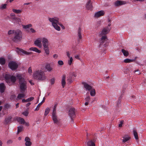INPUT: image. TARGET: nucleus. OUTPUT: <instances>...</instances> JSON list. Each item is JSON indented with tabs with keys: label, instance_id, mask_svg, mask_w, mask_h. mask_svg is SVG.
I'll list each match as a JSON object with an SVG mask.
<instances>
[{
	"label": "nucleus",
	"instance_id": "59",
	"mask_svg": "<svg viewBox=\"0 0 146 146\" xmlns=\"http://www.w3.org/2000/svg\"><path fill=\"white\" fill-rule=\"evenodd\" d=\"M31 31V32L32 33H35V32L36 31H35L33 29H32V28H31L30 29Z\"/></svg>",
	"mask_w": 146,
	"mask_h": 146
},
{
	"label": "nucleus",
	"instance_id": "43",
	"mask_svg": "<svg viewBox=\"0 0 146 146\" xmlns=\"http://www.w3.org/2000/svg\"><path fill=\"white\" fill-rule=\"evenodd\" d=\"M57 107V105L56 104L54 105L53 107V110L52 113H56V108Z\"/></svg>",
	"mask_w": 146,
	"mask_h": 146
},
{
	"label": "nucleus",
	"instance_id": "34",
	"mask_svg": "<svg viewBox=\"0 0 146 146\" xmlns=\"http://www.w3.org/2000/svg\"><path fill=\"white\" fill-rule=\"evenodd\" d=\"M50 110V109L48 108H47L45 109L44 115L45 116L47 115L49 113Z\"/></svg>",
	"mask_w": 146,
	"mask_h": 146
},
{
	"label": "nucleus",
	"instance_id": "24",
	"mask_svg": "<svg viewBox=\"0 0 146 146\" xmlns=\"http://www.w3.org/2000/svg\"><path fill=\"white\" fill-rule=\"evenodd\" d=\"M17 120L18 122H19L21 124H24L25 121L24 119L22 118L18 117L17 118Z\"/></svg>",
	"mask_w": 146,
	"mask_h": 146
},
{
	"label": "nucleus",
	"instance_id": "41",
	"mask_svg": "<svg viewBox=\"0 0 146 146\" xmlns=\"http://www.w3.org/2000/svg\"><path fill=\"white\" fill-rule=\"evenodd\" d=\"M42 102H40V103H39L38 105L37 106L36 108L35 109V111H38L39 109V108L41 106V105L42 104Z\"/></svg>",
	"mask_w": 146,
	"mask_h": 146
},
{
	"label": "nucleus",
	"instance_id": "63",
	"mask_svg": "<svg viewBox=\"0 0 146 146\" xmlns=\"http://www.w3.org/2000/svg\"><path fill=\"white\" fill-rule=\"evenodd\" d=\"M60 25V26H61V28L63 29H65V27H64V26L63 25H61V24H59V25Z\"/></svg>",
	"mask_w": 146,
	"mask_h": 146
},
{
	"label": "nucleus",
	"instance_id": "56",
	"mask_svg": "<svg viewBox=\"0 0 146 146\" xmlns=\"http://www.w3.org/2000/svg\"><path fill=\"white\" fill-rule=\"evenodd\" d=\"M74 57L75 58L78 59H80V58L79 57V56L78 55H76L74 56Z\"/></svg>",
	"mask_w": 146,
	"mask_h": 146
},
{
	"label": "nucleus",
	"instance_id": "60",
	"mask_svg": "<svg viewBox=\"0 0 146 146\" xmlns=\"http://www.w3.org/2000/svg\"><path fill=\"white\" fill-rule=\"evenodd\" d=\"M53 57L55 58H56L58 57V56L56 54H54L53 55Z\"/></svg>",
	"mask_w": 146,
	"mask_h": 146
},
{
	"label": "nucleus",
	"instance_id": "17",
	"mask_svg": "<svg viewBox=\"0 0 146 146\" xmlns=\"http://www.w3.org/2000/svg\"><path fill=\"white\" fill-rule=\"evenodd\" d=\"M25 141L26 142L25 145L26 146H30L31 145L32 143L30 141V139L29 137H27L25 138Z\"/></svg>",
	"mask_w": 146,
	"mask_h": 146
},
{
	"label": "nucleus",
	"instance_id": "20",
	"mask_svg": "<svg viewBox=\"0 0 146 146\" xmlns=\"http://www.w3.org/2000/svg\"><path fill=\"white\" fill-rule=\"evenodd\" d=\"M45 69L48 72L52 71L53 70V68L51 67L50 64H47L45 66Z\"/></svg>",
	"mask_w": 146,
	"mask_h": 146
},
{
	"label": "nucleus",
	"instance_id": "29",
	"mask_svg": "<svg viewBox=\"0 0 146 146\" xmlns=\"http://www.w3.org/2000/svg\"><path fill=\"white\" fill-rule=\"evenodd\" d=\"M11 116H9L6 118L5 121V123L6 124L9 123L11 121Z\"/></svg>",
	"mask_w": 146,
	"mask_h": 146
},
{
	"label": "nucleus",
	"instance_id": "61",
	"mask_svg": "<svg viewBox=\"0 0 146 146\" xmlns=\"http://www.w3.org/2000/svg\"><path fill=\"white\" fill-rule=\"evenodd\" d=\"M120 102H121V101L120 100H119L117 102V106H119V104H120Z\"/></svg>",
	"mask_w": 146,
	"mask_h": 146
},
{
	"label": "nucleus",
	"instance_id": "36",
	"mask_svg": "<svg viewBox=\"0 0 146 146\" xmlns=\"http://www.w3.org/2000/svg\"><path fill=\"white\" fill-rule=\"evenodd\" d=\"M90 95L92 96H94L96 94L95 90L94 89H92L90 92Z\"/></svg>",
	"mask_w": 146,
	"mask_h": 146
},
{
	"label": "nucleus",
	"instance_id": "4",
	"mask_svg": "<svg viewBox=\"0 0 146 146\" xmlns=\"http://www.w3.org/2000/svg\"><path fill=\"white\" fill-rule=\"evenodd\" d=\"M48 20L49 22L51 23L52 26L56 30L58 31H60V28L58 25H59V19L58 18L56 17H49Z\"/></svg>",
	"mask_w": 146,
	"mask_h": 146
},
{
	"label": "nucleus",
	"instance_id": "9",
	"mask_svg": "<svg viewBox=\"0 0 146 146\" xmlns=\"http://www.w3.org/2000/svg\"><path fill=\"white\" fill-rule=\"evenodd\" d=\"M42 38H39L36 39L34 42V44L35 45L40 48L42 47V44L41 42Z\"/></svg>",
	"mask_w": 146,
	"mask_h": 146
},
{
	"label": "nucleus",
	"instance_id": "53",
	"mask_svg": "<svg viewBox=\"0 0 146 146\" xmlns=\"http://www.w3.org/2000/svg\"><path fill=\"white\" fill-rule=\"evenodd\" d=\"M28 72L30 74L32 73V70L31 67H30L28 69Z\"/></svg>",
	"mask_w": 146,
	"mask_h": 146
},
{
	"label": "nucleus",
	"instance_id": "44",
	"mask_svg": "<svg viewBox=\"0 0 146 146\" xmlns=\"http://www.w3.org/2000/svg\"><path fill=\"white\" fill-rule=\"evenodd\" d=\"M11 105L9 104H6L4 106V108L6 109H8L10 108Z\"/></svg>",
	"mask_w": 146,
	"mask_h": 146
},
{
	"label": "nucleus",
	"instance_id": "62",
	"mask_svg": "<svg viewBox=\"0 0 146 146\" xmlns=\"http://www.w3.org/2000/svg\"><path fill=\"white\" fill-rule=\"evenodd\" d=\"M25 125L27 126H28L29 125V123L26 122L25 121L24 122V124Z\"/></svg>",
	"mask_w": 146,
	"mask_h": 146
},
{
	"label": "nucleus",
	"instance_id": "16",
	"mask_svg": "<svg viewBox=\"0 0 146 146\" xmlns=\"http://www.w3.org/2000/svg\"><path fill=\"white\" fill-rule=\"evenodd\" d=\"M82 84L83 85L84 88L88 91H90L92 89V86L85 82H83Z\"/></svg>",
	"mask_w": 146,
	"mask_h": 146
},
{
	"label": "nucleus",
	"instance_id": "6",
	"mask_svg": "<svg viewBox=\"0 0 146 146\" xmlns=\"http://www.w3.org/2000/svg\"><path fill=\"white\" fill-rule=\"evenodd\" d=\"M110 29L108 27H106L104 28L102 31L99 33V36H102L103 35L107 34L110 31Z\"/></svg>",
	"mask_w": 146,
	"mask_h": 146
},
{
	"label": "nucleus",
	"instance_id": "10",
	"mask_svg": "<svg viewBox=\"0 0 146 146\" xmlns=\"http://www.w3.org/2000/svg\"><path fill=\"white\" fill-rule=\"evenodd\" d=\"M86 8L89 10H92L93 6L92 5V3L91 0H88L87 2L86 3Z\"/></svg>",
	"mask_w": 146,
	"mask_h": 146
},
{
	"label": "nucleus",
	"instance_id": "30",
	"mask_svg": "<svg viewBox=\"0 0 146 146\" xmlns=\"http://www.w3.org/2000/svg\"><path fill=\"white\" fill-rule=\"evenodd\" d=\"M135 61V60L134 59H126L124 60V62L125 63H130L131 62H134Z\"/></svg>",
	"mask_w": 146,
	"mask_h": 146
},
{
	"label": "nucleus",
	"instance_id": "11",
	"mask_svg": "<svg viewBox=\"0 0 146 146\" xmlns=\"http://www.w3.org/2000/svg\"><path fill=\"white\" fill-rule=\"evenodd\" d=\"M68 114L71 118L75 116V109L74 108H71L69 109Z\"/></svg>",
	"mask_w": 146,
	"mask_h": 146
},
{
	"label": "nucleus",
	"instance_id": "50",
	"mask_svg": "<svg viewBox=\"0 0 146 146\" xmlns=\"http://www.w3.org/2000/svg\"><path fill=\"white\" fill-rule=\"evenodd\" d=\"M16 98V96L15 95H13L11 96L10 99L11 100H14Z\"/></svg>",
	"mask_w": 146,
	"mask_h": 146
},
{
	"label": "nucleus",
	"instance_id": "18",
	"mask_svg": "<svg viewBox=\"0 0 146 146\" xmlns=\"http://www.w3.org/2000/svg\"><path fill=\"white\" fill-rule=\"evenodd\" d=\"M77 35L78 37V40L81 39L82 38V29L80 27H79L77 30Z\"/></svg>",
	"mask_w": 146,
	"mask_h": 146
},
{
	"label": "nucleus",
	"instance_id": "12",
	"mask_svg": "<svg viewBox=\"0 0 146 146\" xmlns=\"http://www.w3.org/2000/svg\"><path fill=\"white\" fill-rule=\"evenodd\" d=\"M52 119L55 123L57 124L58 122L59 121L57 118V116L56 115V113H52Z\"/></svg>",
	"mask_w": 146,
	"mask_h": 146
},
{
	"label": "nucleus",
	"instance_id": "45",
	"mask_svg": "<svg viewBox=\"0 0 146 146\" xmlns=\"http://www.w3.org/2000/svg\"><path fill=\"white\" fill-rule=\"evenodd\" d=\"M67 81L69 83H71L72 82L71 77V76L68 77Z\"/></svg>",
	"mask_w": 146,
	"mask_h": 146
},
{
	"label": "nucleus",
	"instance_id": "27",
	"mask_svg": "<svg viewBox=\"0 0 146 146\" xmlns=\"http://www.w3.org/2000/svg\"><path fill=\"white\" fill-rule=\"evenodd\" d=\"M87 144L88 146H95V143L92 140L88 141L87 143Z\"/></svg>",
	"mask_w": 146,
	"mask_h": 146
},
{
	"label": "nucleus",
	"instance_id": "3",
	"mask_svg": "<svg viewBox=\"0 0 146 146\" xmlns=\"http://www.w3.org/2000/svg\"><path fill=\"white\" fill-rule=\"evenodd\" d=\"M22 39V33L19 29L16 30L14 36L12 38L13 41L16 43L20 42Z\"/></svg>",
	"mask_w": 146,
	"mask_h": 146
},
{
	"label": "nucleus",
	"instance_id": "55",
	"mask_svg": "<svg viewBox=\"0 0 146 146\" xmlns=\"http://www.w3.org/2000/svg\"><path fill=\"white\" fill-rule=\"evenodd\" d=\"M123 123V121H120V123L119 124V127H121L122 126V124Z\"/></svg>",
	"mask_w": 146,
	"mask_h": 146
},
{
	"label": "nucleus",
	"instance_id": "46",
	"mask_svg": "<svg viewBox=\"0 0 146 146\" xmlns=\"http://www.w3.org/2000/svg\"><path fill=\"white\" fill-rule=\"evenodd\" d=\"M55 79L54 78L51 79L50 80V83L51 85L53 84L55 82Z\"/></svg>",
	"mask_w": 146,
	"mask_h": 146
},
{
	"label": "nucleus",
	"instance_id": "54",
	"mask_svg": "<svg viewBox=\"0 0 146 146\" xmlns=\"http://www.w3.org/2000/svg\"><path fill=\"white\" fill-rule=\"evenodd\" d=\"M13 141L11 140H8L7 142V143L8 144H11L12 143Z\"/></svg>",
	"mask_w": 146,
	"mask_h": 146
},
{
	"label": "nucleus",
	"instance_id": "39",
	"mask_svg": "<svg viewBox=\"0 0 146 146\" xmlns=\"http://www.w3.org/2000/svg\"><path fill=\"white\" fill-rule=\"evenodd\" d=\"M23 130V127H22L19 126L17 127V134H19V132H21Z\"/></svg>",
	"mask_w": 146,
	"mask_h": 146
},
{
	"label": "nucleus",
	"instance_id": "47",
	"mask_svg": "<svg viewBox=\"0 0 146 146\" xmlns=\"http://www.w3.org/2000/svg\"><path fill=\"white\" fill-rule=\"evenodd\" d=\"M34 99V98L33 97H31L27 99V102H29L33 100Z\"/></svg>",
	"mask_w": 146,
	"mask_h": 146
},
{
	"label": "nucleus",
	"instance_id": "1",
	"mask_svg": "<svg viewBox=\"0 0 146 146\" xmlns=\"http://www.w3.org/2000/svg\"><path fill=\"white\" fill-rule=\"evenodd\" d=\"M33 78L35 79L44 81L47 79V76L44 72L41 70H36L33 73Z\"/></svg>",
	"mask_w": 146,
	"mask_h": 146
},
{
	"label": "nucleus",
	"instance_id": "37",
	"mask_svg": "<svg viewBox=\"0 0 146 146\" xmlns=\"http://www.w3.org/2000/svg\"><path fill=\"white\" fill-rule=\"evenodd\" d=\"M69 59L68 60V63L69 65H71L73 61V58L72 57L69 58Z\"/></svg>",
	"mask_w": 146,
	"mask_h": 146
},
{
	"label": "nucleus",
	"instance_id": "57",
	"mask_svg": "<svg viewBox=\"0 0 146 146\" xmlns=\"http://www.w3.org/2000/svg\"><path fill=\"white\" fill-rule=\"evenodd\" d=\"M134 72H136V74H140V72L138 70H135Z\"/></svg>",
	"mask_w": 146,
	"mask_h": 146
},
{
	"label": "nucleus",
	"instance_id": "38",
	"mask_svg": "<svg viewBox=\"0 0 146 146\" xmlns=\"http://www.w3.org/2000/svg\"><path fill=\"white\" fill-rule=\"evenodd\" d=\"M15 31H16V30H9L8 31V34L9 35H10L12 34H13L14 35L15 34Z\"/></svg>",
	"mask_w": 146,
	"mask_h": 146
},
{
	"label": "nucleus",
	"instance_id": "51",
	"mask_svg": "<svg viewBox=\"0 0 146 146\" xmlns=\"http://www.w3.org/2000/svg\"><path fill=\"white\" fill-rule=\"evenodd\" d=\"M66 54L68 58H69L71 57H70V55L71 54L69 51H67L66 52Z\"/></svg>",
	"mask_w": 146,
	"mask_h": 146
},
{
	"label": "nucleus",
	"instance_id": "21",
	"mask_svg": "<svg viewBox=\"0 0 146 146\" xmlns=\"http://www.w3.org/2000/svg\"><path fill=\"white\" fill-rule=\"evenodd\" d=\"M66 76L65 75H63L62 77V79L61 84L63 88H64L66 84Z\"/></svg>",
	"mask_w": 146,
	"mask_h": 146
},
{
	"label": "nucleus",
	"instance_id": "32",
	"mask_svg": "<svg viewBox=\"0 0 146 146\" xmlns=\"http://www.w3.org/2000/svg\"><path fill=\"white\" fill-rule=\"evenodd\" d=\"M13 12L16 14H19L21 13L22 11L21 9H13L12 10Z\"/></svg>",
	"mask_w": 146,
	"mask_h": 146
},
{
	"label": "nucleus",
	"instance_id": "15",
	"mask_svg": "<svg viewBox=\"0 0 146 146\" xmlns=\"http://www.w3.org/2000/svg\"><path fill=\"white\" fill-rule=\"evenodd\" d=\"M105 13L104 11H100L96 12L95 15V17H99L100 16L104 15Z\"/></svg>",
	"mask_w": 146,
	"mask_h": 146
},
{
	"label": "nucleus",
	"instance_id": "7",
	"mask_svg": "<svg viewBox=\"0 0 146 146\" xmlns=\"http://www.w3.org/2000/svg\"><path fill=\"white\" fill-rule=\"evenodd\" d=\"M16 49V51L19 55H29L30 54L29 52H28L22 49L19 48L18 47H17Z\"/></svg>",
	"mask_w": 146,
	"mask_h": 146
},
{
	"label": "nucleus",
	"instance_id": "52",
	"mask_svg": "<svg viewBox=\"0 0 146 146\" xmlns=\"http://www.w3.org/2000/svg\"><path fill=\"white\" fill-rule=\"evenodd\" d=\"M22 114L25 116H27L28 115V113L27 111H25L23 112Z\"/></svg>",
	"mask_w": 146,
	"mask_h": 146
},
{
	"label": "nucleus",
	"instance_id": "64",
	"mask_svg": "<svg viewBox=\"0 0 146 146\" xmlns=\"http://www.w3.org/2000/svg\"><path fill=\"white\" fill-rule=\"evenodd\" d=\"M31 104V103H28L26 105V107H28Z\"/></svg>",
	"mask_w": 146,
	"mask_h": 146
},
{
	"label": "nucleus",
	"instance_id": "25",
	"mask_svg": "<svg viewBox=\"0 0 146 146\" xmlns=\"http://www.w3.org/2000/svg\"><path fill=\"white\" fill-rule=\"evenodd\" d=\"M133 133L134 137L136 140H137L139 139L136 130H133Z\"/></svg>",
	"mask_w": 146,
	"mask_h": 146
},
{
	"label": "nucleus",
	"instance_id": "2",
	"mask_svg": "<svg viewBox=\"0 0 146 146\" xmlns=\"http://www.w3.org/2000/svg\"><path fill=\"white\" fill-rule=\"evenodd\" d=\"M16 77L19 79V87L21 92H25L27 90V83L22 75L20 74H18Z\"/></svg>",
	"mask_w": 146,
	"mask_h": 146
},
{
	"label": "nucleus",
	"instance_id": "58",
	"mask_svg": "<svg viewBox=\"0 0 146 146\" xmlns=\"http://www.w3.org/2000/svg\"><path fill=\"white\" fill-rule=\"evenodd\" d=\"M16 22L17 23H19V22H21V19L19 18H17V19H16Z\"/></svg>",
	"mask_w": 146,
	"mask_h": 146
},
{
	"label": "nucleus",
	"instance_id": "35",
	"mask_svg": "<svg viewBox=\"0 0 146 146\" xmlns=\"http://www.w3.org/2000/svg\"><path fill=\"white\" fill-rule=\"evenodd\" d=\"M5 60L3 58H0V64L1 65H3L5 63Z\"/></svg>",
	"mask_w": 146,
	"mask_h": 146
},
{
	"label": "nucleus",
	"instance_id": "48",
	"mask_svg": "<svg viewBox=\"0 0 146 146\" xmlns=\"http://www.w3.org/2000/svg\"><path fill=\"white\" fill-rule=\"evenodd\" d=\"M90 99V96H88L87 97L85 98V100L86 102H88Z\"/></svg>",
	"mask_w": 146,
	"mask_h": 146
},
{
	"label": "nucleus",
	"instance_id": "22",
	"mask_svg": "<svg viewBox=\"0 0 146 146\" xmlns=\"http://www.w3.org/2000/svg\"><path fill=\"white\" fill-rule=\"evenodd\" d=\"M5 89V86L4 84L2 83L0 84V91L1 93L4 92Z\"/></svg>",
	"mask_w": 146,
	"mask_h": 146
},
{
	"label": "nucleus",
	"instance_id": "31",
	"mask_svg": "<svg viewBox=\"0 0 146 146\" xmlns=\"http://www.w3.org/2000/svg\"><path fill=\"white\" fill-rule=\"evenodd\" d=\"M121 51L125 56H127L129 55L128 52L124 49L121 50Z\"/></svg>",
	"mask_w": 146,
	"mask_h": 146
},
{
	"label": "nucleus",
	"instance_id": "23",
	"mask_svg": "<svg viewBox=\"0 0 146 146\" xmlns=\"http://www.w3.org/2000/svg\"><path fill=\"white\" fill-rule=\"evenodd\" d=\"M29 50L31 51H33L37 52L38 53H40L41 52V51L40 50H39L36 47H31L29 48Z\"/></svg>",
	"mask_w": 146,
	"mask_h": 146
},
{
	"label": "nucleus",
	"instance_id": "42",
	"mask_svg": "<svg viewBox=\"0 0 146 146\" xmlns=\"http://www.w3.org/2000/svg\"><path fill=\"white\" fill-rule=\"evenodd\" d=\"M31 26L32 25L31 24H29L26 25H23V27L24 29L28 28L29 27H31Z\"/></svg>",
	"mask_w": 146,
	"mask_h": 146
},
{
	"label": "nucleus",
	"instance_id": "13",
	"mask_svg": "<svg viewBox=\"0 0 146 146\" xmlns=\"http://www.w3.org/2000/svg\"><path fill=\"white\" fill-rule=\"evenodd\" d=\"M42 42L43 47L48 46V41L47 38H42Z\"/></svg>",
	"mask_w": 146,
	"mask_h": 146
},
{
	"label": "nucleus",
	"instance_id": "49",
	"mask_svg": "<svg viewBox=\"0 0 146 146\" xmlns=\"http://www.w3.org/2000/svg\"><path fill=\"white\" fill-rule=\"evenodd\" d=\"M58 64L60 65H63L64 64L62 60H59L58 61Z\"/></svg>",
	"mask_w": 146,
	"mask_h": 146
},
{
	"label": "nucleus",
	"instance_id": "26",
	"mask_svg": "<svg viewBox=\"0 0 146 146\" xmlns=\"http://www.w3.org/2000/svg\"><path fill=\"white\" fill-rule=\"evenodd\" d=\"M43 47L44 50L45 51V53L46 54H48L49 53V50L48 46H44Z\"/></svg>",
	"mask_w": 146,
	"mask_h": 146
},
{
	"label": "nucleus",
	"instance_id": "8",
	"mask_svg": "<svg viewBox=\"0 0 146 146\" xmlns=\"http://www.w3.org/2000/svg\"><path fill=\"white\" fill-rule=\"evenodd\" d=\"M9 67L12 70H14L17 69L18 65L16 62L13 61L10 62L9 63Z\"/></svg>",
	"mask_w": 146,
	"mask_h": 146
},
{
	"label": "nucleus",
	"instance_id": "5",
	"mask_svg": "<svg viewBox=\"0 0 146 146\" xmlns=\"http://www.w3.org/2000/svg\"><path fill=\"white\" fill-rule=\"evenodd\" d=\"M6 81L9 84H13L16 81V77L13 76H11L10 75H6L5 77Z\"/></svg>",
	"mask_w": 146,
	"mask_h": 146
},
{
	"label": "nucleus",
	"instance_id": "33",
	"mask_svg": "<svg viewBox=\"0 0 146 146\" xmlns=\"http://www.w3.org/2000/svg\"><path fill=\"white\" fill-rule=\"evenodd\" d=\"M25 96V95L24 94L21 93L18 95L17 98L18 99H20L21 98L24 97Z\"/></svg>",
	"mask_w": 146,
	"mask_h": 146
},
{
	"label": "nucleus",
	"instance_id": "40",
	"mask_svg": "<svg viewBox=\"0 0 146 146\" xmlns=\"http://www.w3.org/2000/svg\"><path fill=\"white\" fill-rule=\"evenodd\" d=\"M7 5V4H6L2 5L0 7V9H5L6 8Z\"/></svg>",
	"mask_w": 146,
	"mask_h": 146
},
{
	"label": "nucleus",
	"instance_id": "28",
	"mask_svg": "<svg viewBox=\"0 0 146 146\" xmlns=\"http://www.w3.org/2000/svg\"><path fill=\"white\" fill-rule=\"evenodd\" d=\"M101 36V42L103 43L104 41L106 40L107 39V36L106 35H103Z\"/></svg>",
	"mask_w": 146,
	"mask_h": 146
},
{
	"label": "nucleus",
	"instance_id": "14",
	"mask_svg": "<svg viewBox=\"0 0 146 146\" xmlns=\"http://www.w3.org/2000/svg\"><path fill=\"white\" fill-rule=\"evenodd\" d=\"M126 3V2L123 1H117L114 3V5L116 6H118L123 5H125Z\"/></svg>",
	"mask_w": 146,
	"mask_h": 146
},
{
	"label": "nucleus",
	"instance_id": "19",
	"mask_svg": "<svg viewBox=\"0 0 146 146\" xmlns=\"http://www.w3.org/2000/svg\"><path fill=\"white\" fill-rule=\"evenodd\" d=\"M122 141L124 143L130 139V137L128 135H125L122 137Z\"/></svg>",
	"mask_w": 146,
	"mask_h": 146
}]
</instances>
